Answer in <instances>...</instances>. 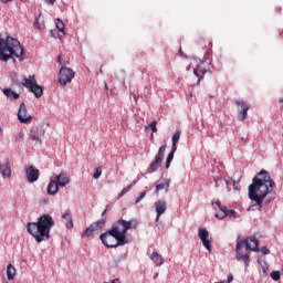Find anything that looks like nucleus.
Instances as JSON below:
<instances>
[{"label":"nucleus","instance_id":"1","mask_svg":"<svg viewBox=\"0 0 283 283\" xmlns=\"http://www.w3.org/2000/svg\"><path fill=\"white\" fill-rule=\"evenodd\" d=\"M275 188V181L271 179V175L266 170H261L249 186V198L255 202L254 207H258L259 211L262 209V202L264 198L269 196Z\"/></svg>","mask_w":283,"mask_h":283},{"label":"nucleus","instance_id":"2","mask_svg":"<svg viewBox=\"0 0 283 283\" xmlns=\"http://www.w3.org/2000/svg\"><path fill=\"white\" fill-rule=\"evenodd\" d=\"M54 227V219L50 214H42L36 222H28L27 231L34 238L35 242L41 243L50 240V231Z\"/></svg>","mask_w":283,"mask_h":283},{"label":"nucleus","instance_id":"3","mask_svg":"<svg viewBox=\"0 0 283 283\" xmlns=\"http://www.w3.org/2000/svg\"><path fill=\"white\" fill-rule=\"evenodd\" d=\"M23 56V46L19 40L7 36V39H0V61H10V59H21Z\"/></svg>","mask_w":283,"mask_h":283},{"label":"nucleus","instance_id":"4","mask_svg":"<svg viewBox=\"0 0 283 283\" xmlns=\"http://www.w3.org/2000/svg\"><path fill=\"white\" fill-rule=\"evenodd\" d=\"M130 229H138V219H119L115 223H113L111 232L114 235H119V238L127 244L129 241L127 240V231Z\"/></svg>","mask_w":283,"mask_h":283},{"label":"nucleus","instance_id":"5","mask_svg":"<svg viewBox=\"0 0 283 283\" xmlns=\"http://www.w3.org/2000/svg\"><path fill=\"white\" fill-rule=\"evenodd\" d=\"M259 245L260 241H258L255 237H250L244 241H239L237 243V259L243 260L245 266H249V253H242V247H245L247 251H254L258 253L260 251Z\"/></svg>","mask_w":283,"mask_h":283},{"label":"nucleus","instance_id":"6","mask_svg":"<svg viewBox=\"0 0 283 283\" xmlns=\"http://www.w3.org/2000/svg\"><path fill=\"white\" fill-rule=\"evenodd\" d=\"M99 240L107 249H116V247H125L127 244L119 235L114 234L111 229L102 233Z\"/></svg>","mask_w":283,"mask_h":283},{"label":"nucleus","instance_id":"7","mask_svg":"<svg viewBox=\"0 0 283 283\" xmlns=\"http://www.w3.org/2000/svg\"><path fill=\"white\" fill-rule=\"evenodd\" d=\"M22 85L23 87H27V90L32 92L35 98H41V96H43V86L39 85L34 75H30L29 78L23 77Z\"/></svg>","mask_w":283,"mask_h":283},{"label":"nucleus","instance_id":"8","mask_svg":"<svg viewBox=\"0 0 283 283\" xmlns=\"http://www.w3.org/2000/svg\"><path fill=\"white\" fill-rule=\"evenodd\" d=\"M216 206L219 209L216 213V218H219V220H224V218H238V212H235V210H229L227 207H222L220 201L212 202V207Z\"/></svg>","mask_w":283,"mask_h":283},{"label":"nucleus","instance_id":"9","mask_svg":"<svg viewBox=\"0 0 283 283\" xmlns=\"http://www.w3.org/2000/svg\"><path fill=\"white\" fill-rule=\"evenodd\" d=\"M74 76H76V73L72 69L62 66L59 74L60 85L65 86L67 83H72Z\"/></svg>","mask_w":283,"mask_h":283},{"label":"nucleus","instance_id":"10","mask_svg":"<svg viewBox=\"0 0 283 283\" xmlns=\"http://www.w3.org/2000/svg\"><path fill=\"white\" fill-rule=\"evenodd\" d=\"M106 222H107V219H102L96 222H93L88 228H86L84 230L82 235L84 238H92V235H94V233H96V231H101V229H103V227H105Z\"/></svg>","mask_w":283,"mask_h":283},{"label":"nucleus","instance_id":"11","mask_svg":"<svg viewBox=\"0 0 283 283\" xmlns=\"http://www.w3.org/2000/svg\"><path fill=\"white\" fill-rule=\"evenodd\" d=\"M165 151H167L166 144L159 148L155 160L150 164V171H158V169H160V165H163V160H165Z\"/></svg>","mask_w":283,"mask_h":283},{"label":"nucleus","instance_id":"12","mask_svg":"<svg viewBox=\"0 0 283 283\" xmlns=\"http://www.w3.org/2000/svg\"><path fill=\"white\" fill-rule=\"evenodd\" d=\"M235 105L238 107L239 120H247V117L249 116V109H251V105L247 104L243 99H237Z\"/></svg>","mask_w":283,"mask_h":283},{"label":"nucleus","instance_id":"13","mask_svg":"<svg viewBox=\"0 0 283 283\" xmlns=\"http://www.w3.org/2000/svg\"><path fill=\"white\" fill-rule=\"evenodd\" d=\"M192 63H196V67L193 69V74L198 78L197 81L198 85H200L202 77L205 76V74H207V69H205V62L192 60Z\"/></svg>","mask_w":283,"mask_h":283},{"label":"nucleus","instance_id":"14","mask_svg":"<svg viewBox=\"0 0 283 283\" xmlns=\"http://www.w3.org/2000/svg\"><path fill=\"white\" fill-rule=\"evenodd\" d=\"M18 120L20 123H32V115L28 114V108L25 107V103H21L18 111Z\"/></svg>","mask_w":283,"mask_h":283},{"label":"nucleus","instance_id":"15","mask_svg":"<svg viewBox=\"0 0 283 283\" xmlns=\"http://www.w3.org/2000/svg\"><path fill=\"white\" fill-rule=\"evenodd\" d=\"M198 235L207 251L211 252V240H209V231L205 228H199L198 229Z\"/></svg>","mask_w":283,"mask_h":283},{"label":"nucleus","instance_id":"16","mask_svg":"<svg viewBox=\"0 0 283 283\" xmlns=\"http://www.w3.org/2000/svg\"><path fill=\"white\" fill-rule=\"evenodd\" d=\"M28 182H36L39 180L40 171L34 166H29L25 170Z\"/></svg>","mask_w":283,"mask_h":283},{"label":"nucleus","instance_id":"17","mask_svg":"<svg viewBox=\"0 0 283 283\" xmlns=\"http://www.w3.org/2000/svg\"><path fill=\"white\" fill-rule=\"evenodd\" d=\"M155 211L157 213L155 220H156V222H158V220H160V216H163L165 213V211H167V201L159 200V201L155 202Z\"/></svg>","mask_w":283,"mask_h":283},{"label":"nucleus","instance_id":"18","mask_svg":"<svg viewBox=\"0 0 283 283\" xmlns=\"http://www.w3.org/2000/svg\"><path fill=\"white\" fill-rule=\"evenodd\" d=\"M54 180L60 187H67V185H70V177L67 176V172H60L55 176Z\"/></svg>","mask_w":283,"mask_h":283},{"label":"nucleus","instance_id":"19","mask_svg":"<svg viewBox=\"0 0 283 283\" xmlns=\"http://www.w3.org/2000/svg\"><path fill=\"white\" fill-rule=\"evenodd\" d=\"M0 174L3 176V178H10L12 176L10 161H6L4 164L0 165Z\"/></svg>","mask_w":283,"mask_h":283},{"label":"nucleus","instance_id":"20","mask_svg":"<svg viewBox=\"0 0 283 283\" xmlns=\"http://www.w3.org/2000/svg\"><path fill=\"white\" fill-rule=\"evenodd\" d=\"M59 184L54 180V179H51L49 185H48V188H46V192L49 193V196H56V193H59Z\"/></svg>","mask_w":283,"mask_h":283},{"label":"nucleus","instance_id":"21","mask_svg":"<svg viewBox=\"0 0 283 283\" xmlns=\"http://www.w3.org/2000/svg\"><path fill=\"white\" fill-rule=\"evenodd\" d=\"M150 260L156 264V266H163L165 264V259L158 252H153Z\"/></svg>","mask_w":283,"mask_h":283},{"label":"nucleus","instance_id":"22","mask_svg":"<svg viewBox=\"0 0 283 283\" xmlns=\"http://www.w3.org/2000/svg\"><path fill=\"white\" fill-rule=\"evenodd\" d=\"M4 96H7V98H11V101H17L19 99V94L14 91H12V88H4L3 91Z\"/></svg>","mask_w":283,"mask_h":283},{"label":"nucleus","instance_id":"23","mask_svg":"<svg viewBox=\"0 0 283 283\" xmlns=\"http://www.w3.org/2000/svg\"><path fill=\"white\" fill-rule=\"evenodd\" d=\"M62 218H63V220H66V229L74 228V221L72 220V214L70 213V211L64 212Z\"/></svg>","mask_w":283,"mask_h":283},{"label":"nucleus","instance_id":"24","mask_svg":"<svg viewBox=\"0 0 283 283\" xmlns=\"http://www.w3.org/2000/svg\"><path fill=\"white\" fill-rule=\"evenodd\" d=\"M14 275H17V269H14V265L9 263L7 266V279L14 280Z\"/></svg>","mask_w":283,"mask_h":283},{"label":"nucleus","instance_id":"25","mask_svg":"<svg viewBox=\"0 0 283 283\" xmlns=\"http://www.w3.org/2000/svg\"><path fill=\"white\" fill-rule=\"evenodd\" d=\"M216 187L222 189H229V181L227 179L219 178L216 181Z\"/></svg>","mask_w":283,"mask_h":283},{"label":"nucleus","instance_id":"26","mask_svg":"<svg viewBox=\"0 0 283 283\" xmlns=\"http://www.w3.org/2000/svg\"><path fill=\"white\" fill-rule=\"evenodd\" d=\"M180 130H176V133L172 135V148L174 151L178 150V142L180 140Z\"/></svg>","mask_w":283,"mask_h":283},{"label":"nucleus","instance_id":"27","mask_svg":"<svg viewBox=\"0 0 283 283\" xmlns=\"http://www.w3.org/2000/svg\"><path fill=\"white\" fill-rule=\"evenodd\" d=\"M163 189H166V191H169V179H165L163 184H158L156 186V193H158V191H163Z\"/></svg>","mask_w":283,"mask_h":283},{"label":"nucleus","instance_id":"28","mask_svg":"<svg viewBox=\"0 0 283 283\" xmlns=\"http://www.w3.org/2000/svg\"><path fill=\"white\" fill-rule=\"evenodd\" d=\"M174 154H176V150H174V148H171V151L168 154V157L166 159V169H169V167L171 165V160H174Z\"/></svg>","mask_w":283,"mask_h":283},{"label":"nucleus","instance_id":"29","mask_svg":"<svg viewBox=\"0 0 283 283\" xmlns=\"http://www.w3.org/2000/svg\"><path fill=\"white\" fill-rule=\"evenodd\" d=\"M55 28L59 30V32H65V24L61 21V19L56 20Z\"/></svg>","mask_w":283,"mask_h":283},{"label":"nucleus","instance_id":"30","mask_svg":"<svg viewBox=\"0 0 283 283\" xmlns=\"http://www.w3.org/2000/svg\"><path fill=\"white\" fill-rule=\"evenodd\" d=\"M158 125V122L154 120L148 126L145 127V129H151L153 134H156L158 132V128L156 127Z\"/></svg>","mask_w":283,"mask_h":283},{"label":"nucleus","instance_id":"31","mask_svg":"<svg viewBox=\"0 0 283 283\" xmlns=\"http://www.w3.org/2000/svg\"><path fill=\"white\" fill-rule=\"evenodd\" d=\"M132 187H134V185H129V186H126L122 192L119 193V198H123V196H125V193H129V191H132Z\"/></svg>","mask_w":283,"mask_h":283},{"label":"nucleus","instance_id":"32","mask_svg":"<svg viewBox=\"0 0 283 283\" xmlns=\"http://www.w3.org/2000/svg\"><path fill=\"white\" fill-rule=\"evenodd\" d=\"M102 175H103V170H101V168H96L95 172L93 174V178L95 180H98V178H101Z\"/></svg>","mask_w":283,"mask_h":283},{"label":"nucleus","instance_id":"33","mask_svg":"<svg viewBox=\"0 0 283 283\" xmlns=\"http://www.w3.org/2000/svg\"><path fill=\"white\" fill-rule=\"evenodd\" d=\"M270 275H271L272 280H274V282H277V280H280V277H281V274L279 271H273V272H271Z\"/></svg>","mask_w":283,"mask_h":283},{"label":"nucleus","instance_id":"34","mask_svg":"<svg viewBox=\"0 0 283 283\" xmlns=\"http://www.w3.org/2000/svg\"><path fill=\"white\" fill-rule=\"evenodd\" d=\"M145 196H147V191H143L139 197L135 200V205H138V202H140V200H143L145 198Z\"/></svg>","mask_w":283,"mask_h":283},{"label":"nucleus","instance_id":"35","mask_svg":"<svg viewBox=\"0 0 283 283\" xmlns=\"http://www.w3.org/2000/svg\"><path fill=\"white\" fill-rule=\"evenodd\" d=\"M30 138L31 140H36L38 143H41V139L39 138V136H36V133H31Z\"/></svg>","mask_w":283,"mask_h":283},{"label":"nucleus","instance_id":"36","mask_svg":"<svg viewBox=\"0 0 283 283\" xmlns=\"http://www.w3.org/2000/svg\"><path fill=\"white\" fill-rule=\"evenodd\" d=\"M261 252L263 253V255H269V253H271V250L268 249L266 247L261 248Z\"/></svg>","mask_w":283,"mask_h":283},{"label":"nucleus","instance_id":"37","mask_svg":"<svg viewBox=\"0 0 283 283\" xmlns=\"http://www.w3.org/2000/svg\"><path fill=\"white\" fill-rule=\"evenodd\" d=\"M233 188H234L237 191H240V181H233Z\"/></svg>","mask_w":283,"mask_h":283},{"label":"nucleus","instance_id":"38","mask_svg":"<svg viewBox=\"0 0 283 283\" xmlns=\"http://www.w3.org/2000/svg\"><path fill=\"white\" fill-rule=\"evenodd\" d=\"M48 6H54L56 3V0H44Z\"/></svg>","mask_w":283,"mask_h":283},{"label":"nucleus","instance_id":"39","mask_svg":"<svg viewBox=\"0 0 283 283\" xmlns=\"http://www.w3.org/2000/svg\"><path fill=\"white\" fill-rule=\"evenodd\" d=\"M50 34L53 39H56V30H51Z\"/></svg>","mask_w":283,"mask_h":283},{"label":"nucleus","instance_id":"40","mask_svg":"<svg viewBox=\"0 0 283 283\" xmlns=\"http://www.w3.org/2000/svg\"><path fill=\"white\" fill-rule=\"evenodd\" d=\"M232 282H233V275H229L227 283H232Z\"/></svg>","mask_w":283,"mask_h":283},{"label":"nucleus","instance_id":"41","mask_svg":"<svg viewBox=\"0 0 283 283\" xmlns=\"http://www.w3.org/2000/svg\"><path fill=\"white\" fill-rule=\"evenodd\" d=\"M104 88H105L106 92L109 91V87L107 86V83H106V82H104Z\"/></svg>","mask_w":283,"mask_h":283},{"label":"nucleus","instance_id":"42","mask_svg":"<svg viewBox=\"0 0 283 283\" xmlns=\"http://www.w3.org/2000/svg\"><path fill=\"white\" fill-rule=\"evenodd\" d=\"M111 283H120V279H114Z\"/></svg>","mask_w":283,"mask_h":283},{"label":"nucleus","instance_id":"43","mask_svg":"<svg viewBox=\"0 0 283 283\" xmlns=\"http://www.w3.org/2000/svg\"><path fill=\"white\" fill-rule=\"evenodd\" d=\"M57 63H60V65H63V62L61 61V55L57 56Z\"/></svg>","mask_w":283,"mask_h":283},{"label":"nucleus","instance_id":"44","mask_svg":"<svg viewBox=\"0 0 283 283\" xmlns=\"http://www.w3.org/2000/svg\"><path fill=\"white\" fill-rule=\"evenodd\" d=\"M2 1V3H10V1H12V0H1Z\"/></svg>","mask_w":283,"mask_h":283},{"label":"nucleus","instance_id":"45","mask_svg":"<svg viewBox=\"0 0 283 283\" xmlns=\"http://www.w3.org/2000/svg\"><path fill=\"white\" fill-rule=\"evenodd\" d=\"M105 213H107V209H105V210L102 212V216H105Z\"/></svg>","mask_w":283,"mask_h":283},{"label":"nucleus","instance_id":"46","mask_svg":"<svg viewBox=\"0 0 283 283\" xmlns=\"http://www.w3.org/2000/svg\"><path fill=\"white\" fill-rule=\"evenodd\" d=\"M99 74H103V66H101L99 69Z\"/></svg>","mask_w":283,"mask_h":283},{"label":"nucleus","instance_id":"47","mask_svg":"<svg viewBox=\"0 0 283 283\" xmlns=\"http://www.w3.org/2000/svg\"><path fill=\"white\" fill-rule=\"evenodd\" d=\"M263 273L266 275V268H263Z\"/></svg>","mask_w":283,"mask_h":283},{"label":"nucleus","instance_id":"48","mask_svg":"<svg viewBox=\"0 0 283 283\" xmlns=\"http://www.w3.org/2000/svg\"><path fill=\"white\" fill-rule=\"evenodd\" d=\"M280 103H283V98L280 99Z\"/></svg>","mask_w":283,"mask_h":283},{"label":"nucleus","instance_id":"49","mask_svg":"<svg viewBox=\"0 0 283 283\" xmlns=\"http://www.w3.org/2000/svg\"><path fill=\"white\" fill-rule=\"evenodd\" d=\"M0 132H1V128H0Z\"/></svg>","mask_w":283,"mask_h":283}]
</instances>
